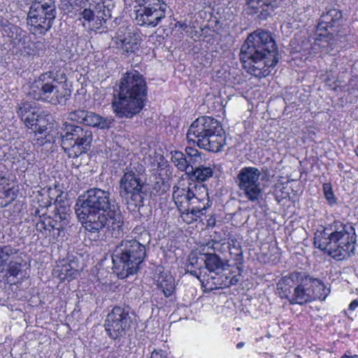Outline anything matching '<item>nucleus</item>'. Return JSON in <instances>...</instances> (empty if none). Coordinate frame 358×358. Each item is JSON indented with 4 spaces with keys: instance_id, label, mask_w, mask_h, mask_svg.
<instances>
[{
    "instance_id": "f257e3e1",
    "label": "nucleus",
    "mask_w": 358,
    "mask_h": 358,
    "mask_svg": "<svg viewBox=\"0 0 358 358\" xmlns=\"http://www.w3.org/2000/svg\"><path fill=\"white\" fill-rule=\"evenodd\" d=\"M75 211L91 239H99L103 229L115 238L123 234L120 206L115 201L110 199L108 191L99 188L87 190L78 198Z\"/></svg>"
},
{
    "instance_id": "f03ea898",
    "label": "nucleus",
    "mask_w": 358,
    "mask_h": 358,
    "mask_svg": "<svg viewBox=\"0 0 358 358\" xmlns=\"http://www.w3.org/2000/svg\"><path fill=\"white\" fill-rule=\"evenodd\" d=\"M240 59L247 71L265 78L278 62V51L270 32L257 29L250 34L241 48Z\"/></svg>"
},
{
    "instance_id": "7ed1b4c3",
    "label": "nucleus",
    "mask_w": 358,
    "mask_h": 358,
    "mask_svg": "<svg viewBox=\"0 0 358 358\" xmlns=\"http://www.w3.org/2000/svg\"><path fill=\"white\" fill-rule=\"evenodd\" d=\"M146 98L147 83L143 76L138 71H129L122 75L113 95V110L120 118H132L142 110Z\"/></svg>"
},
{
    "instance_id": "20e7f679",
    "label": "nucleus",
    "mask_w": 358,
    "mask_h": 358,
    "mask_svg": "<svg viewBox=\"0 0 358 358\" xmlns=\"http://www.w3.org/2000/svg\"><path fill=\"white\" fill-rule=\"evenodd\" d=\"M280 298L290 304L300 306L316 300L324 301L330 294L322 280L304 272L294 271L283 276L277 283Z\"/></svg>"
},
{
    "instance_id": "39448f33",
    "label": "nucleus",
    "mask_w": 358,
    "mask_h": 358,
    "mask_svg": "<svg viewBox=\"0 0 358 358\" xmlns=\"http://www.w3.org/2000/svg\"><path fill=\"white\" fill-rule=\"evenodd\" d=\"M356 236L355 229L335 220L322 231L315 234L313 244L336 261H341L354 252Z\"/></svg>"
},
{
    "instance_id": "423d86ee",
    "label": "nucleus",
    "mask_w": 358,
    "mask_h": 358,
    "mask_svg": "<svg viewBox=\"0 0 358 358\" xmlns=\"http://www.w3.org/2000/svg\"><path fill=\"white\" fill-rule=\"evenodd\" d=\"M215 245H218V242L211 240L206 244L207 251L205 252L204 248L200 252L206 270L201 278V285L205 292L235 285L241 276L236 271L229 269L222 258L215 254Z\"/></svg>"
},
{
    "instance_id": "0eeeda50",
    "label": "nucleus",
    "mask_w": 358,
    "mask_h": 358,
    "mask_svg": "<svg viewBox=\"0 0 358 358\" xmlns=\"http://www.w3.org/2000/svg\"><path fill=\"white\" fill-rule=\"evenodd\" d=\"M187 139L196 143L199 148L213 152L221 151L226 145L220 122L210 116L196 118L189 127Z\"/></svg>"
},
{
    "instance_id": "6e6552de",
    "label": "nucleus",
    "mask_w": 358,
    "mask_h": 358,
    "mask_svg": "<svg viewBox=\"0 0 358 358\" xmlns=\"http://www.w3.org/2000/svg\"><path fill=\"white\" fill-rule=\"evenodd\" d=\"M145 257L144 244L135 238L123 239L113 251V269L118 278L124 279L137 273Z\"/></svg>"
},
{
    "instance_id": "1a4fd4ad",
    "label": "nucleus",
    "mask_w": 358,
    "mask_h": 358,
    "mask_svg": "<svg viewBox=\"0 0 358 358\" xmlns=\"http://www.w3.org/2000/svg\"><path fill=\"white\" fill-rule=\"evenodd\" d=\"M60 135L62 148L71 158H78L86 153L93 141V133L90 129L68 122L62 124Z\"/></svg>"
},
{
    "instance_id": "9d476101",
    "label": "nucleus",
    "mask_w": 358,
    "mask_h": 358,
    "mask_svg": "<svg viewBox=\"0 0 358 358\" xmlns=\"http://www.w3.org/2000/svg\"><path fill=\"white\" fill-rule=\"evenodd\" d=\"M143 166L139 164H130L124 171L120 180V195L129 206L138 209L143 206L145 194L142 191L143 182L141 180Z\"/></svg>"
},
{
    "instance_id": "9b49d317",
    "label": "nucleus",
    "mask_w": 358,
    "mask_h": 358,
    "mask_svg": "<svg viewBox=\"0 0 358 358\" xmlns=\"http://www.w3.org/2000/svg\"><path fill=\"white\" fill-rule=\"evenodd\" d=\"M54 0H35L27 15V24L34 34H45L56 17Z\"/></svg>"
},
{
    "instance_id": "f8f14e48",
    "label": "nucleus",
    "mask_w": 358,
    "mask_h": 358,
    "mask_svg": "<svg viewBox=\"0 0 358 358\" xmlns=\"http://www.w3.org/2000/svg\"><path fill=\"white\" fill-rule=\"evenodd\" d=\"M261 176V171L255 166L242 167L234 178L238 195L252 203L259 202L263 195Z\"/></svg>"
},
{
    "instance_id": "ddd939ff",
    "label": "nucleus",
    "mask_w": 358,
    "mask_h": 358,
    "mask_svg": "<svg viewBox=\"0 0 358 358\" xmlns=\"http://www.w3.org/2000/svg\"><path fill=\"white\" fill-rule=\"evenodd\" d=\"M342 17V12L336 8L327 9L321 15L315 30V45L325 51L332 49L335 45L334 28L340 26Z\"/></svg>"
},
{
    "instance_id": "4468645a",
    "label": "nucleus",
    "mask_w": 358,
    "mask_h": 358,
    "mask_svg": "<svg viewBox=\"0 0 358 358\" xmlns=\"http://www.w3.org/2000/svg\"><path fill=\"white\" fill-rule=\"evenodd\" d=\"M129 307L115 306L107 315L104 328L107 335L113 340H117L126 335L132 324Z\"/></svg>"
},
{
    "instance_id": "2eb2a0df",
    "label": "nucleus",
    "mask_w": 358,
    "mask_h": 358,
    "mask_svg": "<svg viewBox=\"0 0 358 358\" xmlns=\"http://www.w3.org/2000/svg\"><path fill=\"white\" fill-rule=\"evenodd\" d=\"M114 6L111 2L105 3L85 4L83 10L80 13V20H83V27L97 31L106 24L112 16L111 12Z\"/></svg>"
},
{
    "instance_id": "dca6fc26",
    "label": "nucleus",
    "mask_w": 358,
    "mask_h": 358,
    "mask_svg": "<svg viewBox=\"0 0 358 358\" xmlns=\"http://www.w3.org/2000/svg\"><path fill=\"white\" fill-rule=\"evenodd\" d=\"M69 215L66 207L57 208V213L53 217H41L36 223V231L44 237H51L53 239L62 236L65 227L69 223Z\"/></svg>"
},
{
    "instance_id": "f3484780",
    "label": "nucleus",
    "mask_w": 358,
    "mask_h": 358,
    "mask_svg": "<svg viewBox=\"0 0 358 358\" xmlns=\"http://www.w3.org/2000/svg\"><path fill=\"white\" fill-rule=\"evenodd\" d=\"M141 1L144 8L136 11V20L138 24L148 27L157 26L165 17L166 3L162 0H141Z\"/></svg>"
},
{
    "instance_id": "a211bd4d",
    "label": "nucleus",
    "mask_w": 358,
    "mask_h": 358,
    "mask_svg": "<svg viewBox=\"0 0 358 358\" xmlns=\"http://www.w3.org/2000/svg\"><path fill=\"white\" fill-rule=\"evenodd\" d=\"M17 113L26 127L34 133L43 134L46 130L44 117L38 114L36 108L29 103H23L19 106Z\"/></svg>"
},
{
    "instance_id": "6ab92c4d",
    "label": "nucleus",
    "mask_w": 358,
    "mask_h": 358,
    "mask_svg": "<svg viewBox=\"0 0 358 358\" xmlns=\"http://www.w3.org/2000/svg\"><path fill=\"white\" fill-rule=\"evenodd\" d=\"M66 76L64 72L56 71L49 91L47 103L64 105L71 95L66 85Z\"/></svg>"
},
{
    "instance_id": "aec40b11",
    "label": "nucleus",
    "mask_w": 358,
    "mask_h": 358,
    "mask_svg": "<svg viewBox=\"0 0 358 358\" xmlns=\"http://www.w3.org/2000/svg\"><path fill=\"white\" fill-rule=\"evenodd\" d=\"M18 250L10 245L0 246V273L16 277L21 271V263L17 259Z\"/></svg>"
},
{
    "instance_id": "412c9836",
    "label": "nucleus",
    "mask_w": 358,
    "mask_h": 358,
    "mask_svg": "<svg viewBox=\"0 0 358 358\" xmlns=\"http://www.w3.org/2000/svg\"><path fill=\"white\" fill-rule=\"evenodd\" d=\"M55 74V72L49 71L41 75L31 84L29 92V95L36 100L47 102Z\"/></svg>"
},
{
    "instance_id": "4be33fe9",
    "label": "nucleus",
    "mask_w": 358,
    "mask_h": 358,
    "mask_svg": "<svg viewBox=\"0 0 358 358\" xmlns=\"http://www.w3.org/2000/svg\"><path fill=\"white\" fill-rule=\"evenodd\" d=\"M138 35L131 29L123 26L117 31L116 44L127 54L132 53L138 49Z\"/></svg>"
},
{
    "instance_id": "5701e85b",
    "label": "nucleus",
    "mask_w": 358,
    "mask_h": 358,
    "mask_svg": "<svg viewBox=\"0 0 358 358\" xmlns=\"http://www.w3.org/2000/svg\"><path fill=\"white\" fill-rule=\"evenodd\" d=\"M172 197L178 210H188L189 200L191 197L189 186H174Z\"/></svg>"
},
{
    "instance_id": "b1692460",
    "label": "nucleus",
    "mask_w": 358,
    "mask_h": 358,
    "mask_svg": "<svg viewBox=\"0 0 358 358\" xmlns=\"http://www.w3.org/2000/svg\"><path fill=\"white\" fill-rule=\"evenodd\" d=\"M84 124L89 127L106 129L110 127V122L106 118L92 112L86 110Z\"/></svg>"
},
{
    "instance_id": "393cba45",
    "label": "nucleus",
    "mask_w": 358,
    "mask_h": 358,
    "mask_svg": "<svg viewBox=\"0 0 358 358\" xmlns=\"http://www.w3.org/2000/svg\"><path fill=\"white\" fill-rule=\"evenodd\" d=\"M157 288L168 298L172 295L175 290V279L168 273L162 274L157 281Z\"/></svg>"
},
{
    "instance_id": "a878e982",
    "label": "nucleus",
    "mask_w": 358,
    "mask_h": 358,
    "mask_svg": "<svg viewBox=\"0 0 358 358\" xmlns=\"http://www.w3.org/2000/svg\"><path fill=\"white\" fill-rule=\"evenodd\" d=\"M278 0H246L248 8H252L254 13L266 12L269 13L273 10Z\"/></svg>"
},
{
    "instance_id": "bb28decb",
    "label": "nucleus",
    "mask_w": 358,
    "mask_h": 358,
    "mask_svg": "<svg viewBox=\"0 0 358 358\" xmlns=\"http://www.w3.org/2000/svg\"><path fill=\"white\" fill-rule=\"evenodd\" d=\"M188 206V210H191L192 215H196V217H201V215L205 214L206 210L210 206V201L203 202L198 199L191 196Z\"/></svg>"
},
{
    "instance_id": "cd10ccee",
    "label": "nucleus",
    "mask_w": 358,
    "mask_h": 358,
    "mask_svg": "<svg viewBox=\"0 0 358 358\" xmlns=\"http://www.w3.org/2000/svg\"><path fill=\"white\" fill-rule=\"evenodd\" d=\"M171 161L180 171L189 173V164L187 162V157L182 152H171Z\"/></svg>"
},
{
    "instance_id": "c85d7f7f",
    "label": "nucleus",
    "mask_w": 358,
    "mask_h": 358,
    "mask_svg": "<svg viewBox=\"0 0 358 358\" xmlns=\"http://www.w3.org/2000/svg\"><path fill=\"white\" fill-rule=\"evenodd\" d=\"M189 186L191 196L198 199L203 202H205L206 201H210L208 188L206 186L203 185H189Z\"/></svg>"
},
{
    "instance_id": "c756f323",
    "label": "nucleus",
    "mask_w": 358,
    "mask_h": 358,
    "mask_svg": "<svg viewBox=\"0 0 358 358\" xmlns=\"http://www.w3.org/2000/svg\"><path fill=\"white\" fill-rule=\"evenodd\" d=\"M213 173V169L210 166L203 165H200L193 169V171H189V173H192L198 181L201 182L206 181L212 177Z\"/></svg>"
},
{
    "instance_id": "7c9ffc66",
    "label": "nucleus",
    "mask_w": 358,
    "mask_h": 358,
    "mask_svg": "<svg viewBox=\"0 0 358 358\" xmlns=\"http://www.w3.org/2000/svg\"><path fill=\"white\" fill-rule=\"evenodd\" d=\"M16 198V194L13 188H8L0 192V199L2 201L0 202L1 207H6L12 203Z\"/></svg>"
},
{
    "instance_id": "2f4dec72",
    "label": "nucleus",
    "mask_w": 358,
    "mask_h": 358,
    "mask_svg": "<svg viewBox=\"0 0 358 358\" xmlns=\"http://www.w3.org/2000/svg\"><path fill=\"white\" fill-rule=\"evenodd\" d=\"M85 113V110H76L71 111L68 114V119L71 121L84 124L86 115Z\"/></svg>"
},
{
    "instance_id": "473e14b6",
    "label": "nucleus",
    "mask_w": 358,
    "mask_h": 358,
    "mask_svg": "<svg viewBox=\"0 0 358 358\" xmlns=\"http://www.w3.org/2000/svg\"><path fill=\"white\" fill-rule=\"evenodd\" d=\"M323 191L325 199L328 201L330 205H333L336 203V198L334 196V192L332 191L331 187L328 183H324L323 185Z\"/></svg>"
},
{
    "instance_id": "72a5a7b5",
    "label": "nucleus",
    "mask_w": 358,
    "mask_h": 358,
    "mask_svg": "<svg viewBox=\"0 0 358 358\" xmlns=\"http://www.w3.org/2000/svg\"><path fill=\"white\" fill-rule=\"evenodd\" d=\"M180 212V217L184 222L187 224H190L194 221H196L198 218L201 217H196V215H192L191 210H179Z\"/></svg>"
},
{
    "instance_id": "f704fd0d",
    "label": "nucleus",
    "mask_w": 358,
    "mask_h": 358,
    "mask_svg": "<svg viewBox=\"0 0 358 358\" xmlns=\"http://www.w3.org/2000/svg\"><path fill=\"white\" fill-rule=\"evenodd\" d=\"M187 162L189 164V170L190 171H193V169L194 165L199 164L202 162L201 153H198L195 155H192L190 157H187Z\"/></svg>"
},
{
    "instance_id": "c9c22d12",
    "label": "nucleus",
    "mask_w": 358,
    "mask_h": 358,
    "mask_svg": "<svg viewBox=\"0 0 358 358\" xmlns=\"http://www.w3.org/2000/svg\"><path fill=\"white\" fill-rule=\"evenodd\" d=\"M76 270L69 269L67 267H63L61 269L60 274H59V278L62 280H64L68 277H72L74 274L76 273Z\"/></svg>"
},
{
    "instance_id": "e433bc0d",
    "label": "nucleus",
    "mask_w": 358,
    "mask_h": 358,
    "mask_svg": "<svg viewBox=\"0 0 358 358\" xmlns=\"http://www.w3.org/2000/svg\"><path fill=\"white\" fill-rule=\"evenodd\" d=\"M153 180L152 182L154 189L157 191L160 190L162 189V187L164 185V181L162 177L160 174L157 175H153Z\"/></svg>"
},
{
    "instance_id": "4c0bfd02",
    "label": "nucleus",
    "mask_w": 358,
    "mask_h": 358,
    "mask_svg": "<svg viewBox=\"0 0 358 358\" xmlns=\"http://www.w3.org/2000/svg\"><path fill=\"white\" fill-rule=\"evenodd\" d=\"M189 266H187V270H186V273H190L192 275L196 277V278H198L200 282H201V278H203V269L201 268V266H200L199 268V271H196V270H192V269H189Z\"/></svg>"
},
{
    "instance_id": "58836bf2",
    "label": "nucleus",
    "mask_w": 358,
    "mask_h": 358,
    "mask_svg": "<svg viewBox=\"0 0 358 358\" xmlns=\"http://www.w3.org/2000/svg\"><path fill=\"white\" fill-rule=\"evenodd\" d=\"M188 262H189V264L187 266H194L197 265L198 262H199V257H197L196 254L191 253L189 255Z\"/></svg>"
},
{
    "instance_id": "ea45409f",
    "label": "nucleus",
    "mask_w": 358,
    "mask_h": 358,
    "mask_svg": "<svg viewBox=\"0 0 358 358\" xmlns=\"http://www.w3.org/2000/svg\"><path fill=\"white\" fill-rule=\"evenodd\" d=\"M150 358H168L162 350H154Z\"/></svg>"
},
{
    "instance_id": "a19ab883",
    "label": "nucleus",
    "mask_w": 358,
    "mask_h": 358,
    "mask_svg": "<svg viewBox=\"0 0 358 358\" xmlns=\"http://www.w3.org/2000/svg\"><path fill=\"white\" fill-rule=\"evenodd\" d=\"M185 152L187 154V157L200 153V152L198 150L191 147L186 148Z\"/></svg>"
},
{
    "instance_id": "79ce46f5",
    "label": "nucleus",
    "mask_w": 358,
    "mask_h": 358,
    "mask_svg": "<svg viewBox=\"0 0 358 358\" xmlns=\"http://www.w3.org/2000/svg\"><path fill=\"white\" fill-rule=\"evenodd\" d=\"M87 5H89V3H105L108 4L109 1H106V0H85Z\"/></svg>"
},
{
    "instance_id": "37998d69",
    "label": "nucleus",
    "mask_w": 358,
    "mask_h": 358,
    "mask_svg": "<svg viewBox=\"0 0 358 358\" xmlns=\"http://www.w3.org/2000/svg\"><path fill=\"white\" fill-rule=\"evenodd\" d=\"M358 307V300H353L349 305V310H355Z\"/></svg>"
},
{
    "instance_id": "c03bdc74",
    "label": "nucleus",
    "mask_w": 358,
    "mask_h": 358,
    "mask_svg": "<svg viewBox=\"0 0 358 358\" xmlns=\"http://www.w3.org/2000/svg\"><path fill=\"white\" fill-rule=\"evenodd\" d=\"M244 345H245V343H243V342H239L238 343H237V345H236V348H237L238 349H241V348H243V347L244 346Z\"/></svg>"
},
{
    "instance_id": "a18cd8bd",
    "label": "nucleus",
    "mask_w": 358,
    "mask_h": 358,
    "mask_svg": "<svg viewBox=\"0 0 358 358\" xmlns=\"http://www.w3.org/2000/svg\"><path fill=\"white\" fill-rule=\"evenodd\" d=\"M356 357H357V355L349 356V355H344L342 357V358H356Z\"/></svg>"
},
{
    "instance_id": "49530a36",
    "label": "nucleus",
    "mask_w": 358,
    "mask_h": 358,
    "mask_svg": "<svg viewBox=\"0 0 358 358\" xmlns=\"http://www.w3.org/2000/svg\"><path fill=\"white\" fill-rule=\"evenodd\" d=\"M14 29L17 34H18V32H20V35H21V33L22 32V31L21 29H18L17 27H15Z\"/></svg>"
},
{
    "instance_id": "de8ad7c7",
    "label": "nucleus",
    "mask_w": 358,
    "mask_h": 358,
    "mask_svg": "<svg viewBox=\"0 0 358 358\" xmlns=\"http://www.w3.org/2000/svg\"><path fill=\"white\" fill-rule=\"evenodd\" d=\"M356 155L358 157V146L355 149Z\"/></svg>"
},
{
    "instance_id": "09e8293b",
    "label": "nucleus",
    "mask_w": 358,
    "mask_h": 358,
    "mask_svg": "<svg viewBox=\"0 0 358 358\" xmlns=\"http://www.w3.org/2000/svg\"><path fill=\"white\" fill-rule=\"evenodd\" d=\"M356 358H358V357H356Z\"/></svg>"
}]
</instances>
